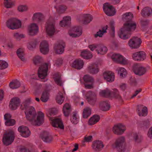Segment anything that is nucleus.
<instances>
[{
  "label": "nucleus",
  "instance_id": "nucleus-25",
  "mask_svg": "<svg viewBox=\"0 0 152 152\" xmlns=\"http://www.w3.org/2000/svg\"><path fill=\"white\" fill-rule=\"evenodd\" d=\"M104 147L102 142L101 141L96 140L94 142L92 145L93 148L95 151H99Z\"/></svg>",
  "mask_w": 152,
  "mask_h": 152
},
{
  "label": "nucleus",
  "instance_id": "nucleus-47",
  "mask_svg": "<svg viewBox=\"0 0 152 152\" xmlns=\"http://www.w3.org/2000/svg\"><path fill=\"white\" fill-rule=\"evenodd\" d=\"M37 41L36 39H34L29 42L27 45L28 48L30 50L35 48L37 45Z\"/></svg>",
  "mask_w": 152,
  "mask_h": 152
},
{
  "label": "nucleus",
  "instance_id": "nucleus-49",
  "mask_svg": "<svg viewBox=\"0 0 152 152\" xmlns=\"http://www.w3.org/2000/svg\"><path fill=\"white\" fill-rule=\"evenodd\" d=\"M67 8L65 5H60L56 8L57 12L59 14H62L64 12Z\"/></svg>",
  "mask_w": 152,
  "mask_h": 152
},
{
  "label": "nucleus",
  "instance_id": "nucleus-63",
  "mask_svg": "<svg viewBox=\"0 0 152 152\" xmlns=\"http://www.w3.org/2000/svg\"><path fill=\"white\" fill-rule=\"evenodd\" d=\"M98 45H92L88 46V47L91 51H93L95 49H96V51L97 47Z\"/></svg>",
  "mask_w": 152,
  "mask_h": 152
},
{
  "label": "nucleus",
  "instance_id": "nucleus-23",
  "mask_svg": "<svg viewBox=\"0 0 152 152\" xmlns=\"http://www.w3.org/2000/svg\"><path fill=\"white\" fill-rule=\"evenodd\" d=\"M104 78L107 81L112 82L115 79V75L114 73L111 71H107L104 72L103 74Z\"/></svg>",
  "mask_w": 152,
  "mask_h": 152
},
{
  "label": "nucleus",
  "instance_id": "nucleus-18",
  "mask_svg": "<svg viewBox=\"0 0 152 152\" xmlns=\"http://www.w3.org/2000/svg\"><path fill=\"white\" fill-rule=\"evenodd\" d=\"M65 43L62 41L57 43L54 47L56 53L59 54H62L64 50Z\"/></svg>",
  "mask_w": 152,
  "mask_h": 152
},
{
  "label": "nucleus",
  "instance_id": "nucleus-29",
  "mask_svg": "<svg viewBox=\"0 0 152 152\" xmlns=\"http://www.w3.org/2000/svg\"><path fill=\"white\" fill-rule=\"evenodd\" d=\"M141 14L144 17H149L152 15V9L148 7H145L142 10Z\"/></svg>",
  "mask_w": 152,
  "mask_h": 152
},
{
  "label": "nucleus",
  "instance_id": "nucleus-34",
  "mask_svg": "<svg viewBox=\"0 0 152 152\" xmlns=\"http://www.w3.org/2000/svg\"><path fill=\"white\" fill-rule=\"evenodd\" d=\"M100 117L99 115H94L90 118L88 122L89 125H92L96 124L99 120Z\"/></svg>",
  "mask_w": 152,
  "mask_h": 152
},
{
  "label": "nucleus",
  "instance_id": "nucleus-6",
  "mask_svg": "<svg viewBox=\"0 0 152 152\" xmlns=\"http://www.w3.org/2000/svg\"><path fill=\"white\" fill-rule=\"evenodd\" d=\"M7 26L11 29H17L21 27L20 21L15 18L10 19L6 22Z\"/></svg>",
  "mask_w": 152,
  "mask_h": 152
},
{
  "label": "nucleus",
  "instance_id": "nucleus-61",
  "mask_svg": "<svg viewBox=\"0 0 152 152\" xmlns=\"http://www.w3.org/2000/svg\"><path fill=\"white\" fill-rule=\"evenodd\" d=\"M141 137V136L140 135H139L137 134H134V138L135 141L137 142L140 141Z\"/></svg>",
  "mask_w": 152,
  "mask_h": 152
},
{
  "label": "nucleus",
  "instance_id": "nucleus-14",
  "mask_svg": "<svg viewBox=\"0 0 152 152\" xmlns=\"http://www.w3.org/2000/svg\"><path fill=\"white\" fill-rule=\"evenodd\" d=\"M133 70L135 74L139 76H142L144 75L147 71L146 68L137 64L134 66Z\"/></svg>",
  "mask_w": 152,
  "mask_h": 152
},
{
  "label": "nucleus",
  "instance_id": "nucleus-54",
  "mask_svg": "<svg viewBox=\"0 0 152 152\" xmlns=\"http://www.w3.org/2000/svg\"><path fill=\"white\" fill-rule=\"evenodd\" d=\"M15 120L13 119H11L6 121L5 122V124L8 126H12L15 124Z\"/></svg>",
  "mask_w": 152,
  "mask_h": 152
},
{
  "label": "nucleus",
  "instance_id": "nucleus-39",
  "mask_svg": "<svg viewBox=\"0 0 152 152\" xmlns=\"http://www.w3.org/2000/svg\"><path fill=\"white\" fill-rule=\"evenodd\" d=\"M81 56L83 58L86 59H90L92 57V55L90 51L87 50L82 51L81 54Z\"/></svg>",
  "mask_w": 152,
  "mask_h": 152
},
{
  "label": "nucleus",
  "instance_id": "nucleus-53",
  "mask_svg": "<svg viewBox=\"0 0 152 152\" xmlns=\"http://www.w3.org/2000/svg\"><path fill=\"white\" fill-rule=\"evenodd\" d=\"M30 101L31 100L30 99L28 98L26 99L25 101L24 102L21 104L20 107V108L22 110L24 109V108L23 107V105L24 106V108H26L27 107L28 105L29 104Z\"/></svg>",
  "mask_w": 152,
  "mask_h": 152
},
{
  "label": "nucleus",
  "instance_id": "nucleus-9",
  "mask_svg": "<svg viewBox=\"0 0 152 152\" xmlns=\"http://www.w3.org/2000/svg\"><path fill=\"white\" fill-rule=\"evenodd\" d=\"M111 58L114 61L121 64H126L129 63L127 59L119 54L114 53L112 56Z\"/></svg>",
  "mask_w": 152,
  "mask_h": 152
},
{
  "label": "nucleus",
  "instance_id": "nucleus-40",
  "mask_svg": "<svg viewBox=\"0 0 152 152\" xmlns=\"http://www.w3.org/2000/svg\"><path fill=\"white\" fill-rule=\"evenodd\" d=\"M79 117L77 115V113L76 112L73 113L72 115L71 118L70 120L71 122L75 124H77L79 121Z\"/></svg>",
  "mask_w": 152,
  "mask_h": 152
},
{
  "label": "nucleus",
  "instance_id": "nucleus-52",
  "mask_svg": "<svg viewBox=\"0 0 152 152\" xmlns=\"http://www.w3.org/2000/svg\"><path fill=\"white\" fill-rule=\"evenodd\" d=\"M42 60V58L40 56H35L33 59L34 63L35 64H39Z\"/></svg>",
  "mask_w": 152,
  "mask_h": 152
},
{
  "label": "nucleus",
  "instance_id": "nucleus-28",
  "mask_svg": "<svg viewBox=\"0 0 152 152\" xmlns=\"http://www.w3.org/2000/svg\"><path fill=\"white\" fill-rule=\"evenodd\" d=\"M108 50L107 47L103 45H98L96 52L98 54L103 55L106 54Z\"/></svg>",
  "mask_w": 152,
  "mask_h": 152
},
{
  "label": "nucleus",
  "instance_id": "nucleus-10",
  "mask_svg": "<svg viewBox=\"0 0 152 152\" xmlns=\"http://www.w3.org/2000/svg\"><path fill=\"white\" fill-rule=\"evenodd\" d=\"M104 11L105 13L109 16L113 15L115 13L113 6L110 5L108 3L104 4L103 6Z\"/></svg>",
  "mask_w": 152,
  "mask_h": 152
},
{
  "label": "nucleus",
  "instance_id": "nucleus-32",
  "mask_svg": "<svg viewBox=\"0 0 152 152\" xmlns=\"http://www.w3.org/2000/svg\"><path fill=\"white\" fill-rule=\"evenodd\" d=\"M63 110L64 115L68 116L72 111L70 105L68 103H66L63 106Z\"/></svg>",
  "mask_w": 152,
  "mask_h": 152
},
{
  "label": "nucleus",
  "instance_id": "nucleus-55",
  "mask_svg": "<svg viewBox=\"0 0 152 152\" xmlns=\"http://www.w3.org/2000/svg\"><path fill=\"white\" fill-rule=\"evenodd\" d=\"M14 36L15 38L18 40H20L21 39L25 37L23 34H20L18 33L14 34Z\"/></svg>",
  "mask_w": 152,
  "mask_h": 152
},
{
  "label": "nucleus",
  "instance_id": "nucleus-57",
  "mask_svg": "<svg viewBox=\"0 0 152 152\" xmlns=\"http://www.w3.org/2000/svg\"><path fill=\"white\" fill-rule=\"evenodd\" d=\"M28 7L25 5H21L18 7V10L20 12H23L26 11L28 10Z\"/></svg>",
  "mask_w": 152,
  "mask_h": 152
},
{
  "label": "nucleus",
  "instance_id": "nucleus-50",
  "mask_svg": "<svg viewBox=\"0 0 152 152\" xmlns=\"http://www.w3.org/2000/svg\"><path fill=\"white\" fill-rule=\"evenodd\" d=\"M48 93L47 91H45L43 93L40 98V100L43 102H46L48 99Z\"/></svg>",
  "mask_w": 152,
  "mask_h": 152
},
{
  "label": "nucleus",
  "instance_id": "nucleus-58",
  "mask_svg": "<svg viewBox=\"0 0 152 152\" xmlns=\"http://www.w3.org/2000/svg\"><path fill=\"white\" fill-rule=\"evenodd\" d=\"M62 60L61 58H59L56 59L55 61V65L57 66H60L62 64Z\"/></svg>",
  "mask_w": 152,
  "mask_h": 152
},
{
  "label": "nucleus",
  "instance_id": "nucleus-42",
  "mask_svg": "<svg viewBox=\"0 0 152 152\" xmlns=\"http://www.w3.org/2000/svg\"><path fill=\"white\" fill-rule=\"evenodd\" d=\"M91 114V109L88 107L84 109L83 113V117L85 118H88Z\"/></svg>",
  "mask_w": 152,
  "mask_h": 152
},
{
  "label": "nucleus",
  "instance_id": "nucleus-11",
  "mask_svg": "<svg viewBox=\"0 0 152 152\" xmlns=\"http://www.w3.org/2000/svg\"><path fill=\"white\" fill-rule=\"evenodd\" d=\"M141 42L140 38L134 37L129 40L128 44L131 48H137L140 46Z\"/></svg>",
  "mask_w": 152,
  "mask_h": 152
},
{
  "label": "nucleus",
  "instance_id": "nucleus-43",
  "mask_svg": "<svg viewBox=\"0 0 152 152\" xmlns=\"http://www.w3.org/2000/svg\"><path fill=\"white\" fill-rule=\"evenodd\" d=\"M17 54L18 57L23 61L25 60L24 50L22 48H19L17 51Z\"/></svg>",
  "mask_w": 152,
  "mask_h": 152
},
{
  "label": "nucleus",
  "instance_id": "nucleus-38",
  "mask_svg": "<svg viewBox=\"0 0 152 152\" xmlns=\"http://www.w3.org/2000/svg\"><path fill=\"white\" fill-rule=\"evenodd\" d=\"M118 74L121 77L124 78L127 75V73L126 69L122 67H119L117 69Z\"/></svg>",
  "mask_w": 152,
  "mask_h": 152
},
{
  "label": "nucleus",
  "instance_id": "nucleus-51",
  "mask_svg": "<svg viewBox=\"0 0 152 152\" xmlns=\"http://www.w3.org/2000/svg\"><path fill=\"white\" fill-rule=\"evenodd\" d=\"M8 66L7 63L5 61L0 60V69H3L6 68Z\"/></svg>",
  "mask_w": 152,
  "mask_h": 152
},
{
  "label": "nucleus",
  "instance_id": "nucleus-45",
  "mask_svg": "<svg viewBox=\"0 0 152 152\" xmlns=\"http://www.w3.org/2000/svg\"><path fill=\"white\" fill-rule=\"evenodd\" d=\"M54 79L55 83L58 85L60 86L63 85V82L61 79V76L58 74L57 76L54 77Z\"/></svg>",
  "mask_w": 152,
  "mask_h": 152
},
{
  "label": "nucleus",
  "instance_id": "nucleus-56",
  "mask_svg": "<svg viewBox=\"0 0 152 152\" xmlns=\"http://www.w3.org/2000/svg\"><path fill=\"white\" fill-rule=\"evenodd\" d=\"M17 152H31V151L27 148L23 146L20 147L18 149Z\"/></svg>",
  "mask_w": 152,
  "mask_h": 152
},
{
  "label": "nucleus",
  "instance_id": "nucleus-37",
  "mask_svg": "<svg viewBox=\"0 0 152 152\" xmlns=\"http://www.w3.org/2000/svg\"><path fill=\"white\" fill-rule=\"evenodd\" d=\"M108 28V26L107 25L102 27V29H99V31L97 32L94 35V37H102L103 34L107 32L106 30Z\"/></svg>",
  "mask_w": 152,
  "mask_h": 152
},
{
  "label": "nucleus",
  "instance_id": "nucleus-5",
  "mask_svg": "<svg viewBox=\"0 0 152 152\" xmlns=\"http://www.w3.org/2000/svg\"><path fill=\"white\" fill-rule=\"evenodd\" d=\"M115 148L119 152H128V150L125 142V138L121 136L118 138L114 143Z\"/></svg>",
  "mask_w": 152,
  "mask_h": 152
},
{
  "label": "nucleus",
  "instance_id": "nucleus-3",
  "mask_svg": "<svg viewBox=\"0 0 152 152\" xmlns=\"http://www.w3.org/2000/svg\"><path fill=\"white\" fill-rule=\"evenodd\" d=\"M99 94L102 97H113L121 101H122V97L119 95L118 90L116 89H113L111 91L107 88L102 90L99 92Z\"/></svg>",
  "mask_w": 152,
  "mask_h": 152
},
{
  "label": "nucleus",
  "instance_id": "nucleus-46",
  "mask_svg": "<svg viewBox=\"0 0 152 152\" xmlns=\"http://www.w3.org/2000/svg\"><path fill=\"white\" fill-rule=\"evenodd\" d=\"M83 79L84 81L86 83H94V78L91 76L88 75H85L83 77Z\"/></svg>",
  "mask_w": 152,
  "mask_h": 152
},
{
  "label": "nucleus",
  "instance_id": "nucleus-8",
  "mask_svg": "<svg viewBox=\"0 0 152 152\" xmlns=\"http://www.w3.org/2000/svg\"><path fill=\"white\" fill-rule=\"evenodd\" d=\"M14 133L11 131L7 134L4 135L3 138V142L4 144L8 145L11 144L14 141Z\"/></svg>",
  "mask_w": 152,
  "mask_h": 152
},
{
  "label": "nucleus",
  "instance_id": "nucleus-30",
  "mask_svg": "<svg viewBox=\"0 0 152 152\" xmlns=\"http://www.w3.org/2000/svg\"><path fill=\"white\" fill-rule=\"evenodd\" d=\"M84 65L83 61L81 59H77L75 60L72 64V67L76 69H82Z\"/></svg>",
  "mask_w": 152,
  "mask_h": 152
},
{
  "label": "nucleus",
  "instance_id": "nucleus-17",
  "mask_svg": "<svg viewBox=\"0 0 152 152\" xmlns=\"http://www.w3.org/2000/svg\"><path fill=\"white\" fill-rule=\"evenodd\" d=\"M18 130L21 133V135L25 137H28L31 134V132L28 128L24 126H19Z\"/></svg>",
  "mask_w": 152,
  "mask_h": 152
},
{
  "label": "nucleus",
  "instance_id": "nucleus-62",
  "mask_svg": "<svg viewBox=\"0 0 152 152\" xmlns=\"http://www.w3.org/2000/svg\"><path fill=\"white\" fill-rule=\"evenodd\" d=\"M93 84L94 83H90V84H84L85 88L86 89H91L93 88Z\"/></svg>",
  "mask_w": 152,
  "mask_h": 152
},
{
  "label": "nucleus",
  "instance_id": "nucleus-36",
  "mask_svg": "<svg viewBox=\"0 0 152 152\" xmlns=\"http://www.w3.org/2000/svg\"><path fill=\"white\" fill-rule=\"evenodd\" d=\"M83 20L82 23L84 24L89 23L93 19L92 16L90 14L84 15L83 16Z\"/></svg>",
  "mask_w": 152,
  "mask_h": 152
},
{
  "label": "nucleus",
  "instance_id": "nucleus-15",
  "mask_svg": "<svg viewBox=\"0 0 152 152\" xmlns=\"http://www.w3.org/2000/svg\"><path fill=\"white\" fill-rule=\"evenodd\" d=\"M125 130L124 126L120 124L115 125L113 128V132L117 135L122 134Z\"/></svg>",
  "mask_w": 152,
  "mask_h": 152
},
{
  "label": "nucleus",
  "instance_id": "nucleus-1",
  "mask_svg": "<svg viewBox=\"0 0 152 152\" xmlns=\"http://www.w3.org/2000/svg\"><path fill=\"white\" fill-rule=\"evenodd\" d=\"M133 18V15L130 12H127L123 15L122 19L126 22L118 33L121 38L124 39L129 38L130 34H128V32L134 31L136 28V23L132 20Z\"/></svg>",
  "mask_w": 152,
  "mask_h": 152
},
{
  "label": "nucleus",
  "instance_id": "nucleus-31",
  "mask_svg": "<svg viewBox=\"0 0 152 152\" xmlns=\"http://www.w3.org/2000/svg\"><path fill=\"white\" fill-rule=\"evenodd\" d=\"M41 137V139L44 142L47 143H50L53 140V137L52 136L46 133L42 134Z\"/></svg>",
  "mask_w": 152,
  "mask_h": 152
},
{
  "label": "nucleus",
  "instance_id": "nucleus-12",
  "mask_svg": "<svg viewBox=\"0 0 152 152\" xmlns=\"http://www.w3.org/2000/svg\"><path fill=\"white\" fill-rule=\"evenodd\" d=\"M86 99L88 103L92 105H94L96 101V96L95 94L89 91L86 94Z\"/></svg>",
  "mask_w": 152,
  "mask_h": 152
},
{
  "label": "nucleus",
  "instance_id": "nucleus-48",
  "mask_svg": "<svg viewBox=\"0 0 152 152\" xmlns=\"http://www.w3.org/2000/svg\"><path fill=\"white\" fill-rule=\"evenodd\" d=\"M4 4L5 7L10 8L14 5L13 0H4Z\"/></svg>",
  "mask_w": 152,
  "mask_h": 152
},
{
  "label": "nucleus",
  "instance_id": "nucleus-24",
  "mask_svg": "<svg viewBox=\"0 0 152 152\" xmlns=\"http://www.w3.org/2000/svg\"><path fill=\"white\" fill-rule=\"evenodd\" d=\"M88 72L92 74L97 73L99 72L98 66L97 64H94L90 65L88 67Z\"/></svg>",
  "mask_w": 152,
  "mask_h": 152
},
{
  "label": "nucleus",
  "instance_id": "nucleus-13",
  "mask_svg": "<svg viewBox=\"0 0 152 152\" xmlns=\"http://www.w3.org/2000/svg\"><path fill=\"white\" fill-rule=\"evenodd\" d=\"M132 57L133 59L135 61H143L145 59L146 55L144 52L140 51L133 53Z\"/></svg>",
  "mask_w": 152,
  "mask_h": 152
},
{
  "label": "nucleus",
  "instance_id": "nucleus-27",
  "mask_svg": "<svg viewBox=\"0 0 152 152\" xmlns=\"http://www.w3.org/2000/svg\"><path fill=\"white\" fill-rule=\"evenodd\" d=\"M137 113L140 116H145L148 114V110L147 107L142 105L138 106Z\"/></svg>",
  "mask_w": 152,
  "mask_h": 152
},
{
  "label": "nucleus",
  "instance_id": "nucleus-44",
  "mask_svg": "<svg viewBox=\"0 0 152 152\" xmlns=\"http://www.w3.org/2000/svg\"><path fill=\"white\" fill-rule=\"evenodd\" d=\"M64 97L63 96V94L58 93L56 98L57 102L59 104H61L64 102Z\"/></svg>",
  "mask_w": 152,
  "mask_h": 152
},
{
  "label": "nucleus",
  "instance_id": "nucleus-64",
  "mask_svg": "<svg viewBox=\"0 0 152 152\" xmlns=\"http://www.w3.org/2000/svg\"><path fill=\"white\" fill-rule=\"evenodd\" d=\"M147 135L149 138L152 139V126L149 129Z\"/></svg>",
  "mask_w": 152,
  "mask_h": 152
},
{
  "label": "nucleus",
  "instance_id": "nucleus-7",
  "mask_svg": "<svg viewBox=\"0 0 152 152\" xmlns=\"http://www.w3.org/2000/svg\"><path fill=\"white\" fill-rule=\"evenodd\" d=\"M49 63H46L40 66L38 70V75L39 78L44 79L47 75L48 66Z\"/></svg>",
  "mask_w": 152,
  "mask_h": 152
},
{
  "label": "nucleus",
  "instance_id": "nucleus-59",
  "mask_svg": "<svg viewBox=\"0 0 152 152\" xmlns=\"http://www.w3.org/2000/svg\"><path fill=\"white\" fill-rule=\"evenodd\" d=\"M114 22L113 21H110L109 25V27H110L112 30L113 33H114L115 31V27H114Z\"/></svg>",
  "mask_w": 152,
  "mask_h": 152
},
{
  "label": "nucleus",
  "instance_id": "nucleus-26",
  "mask_svg": "<svg viewBox=\"0 0 152 152\" xmlns=\"http://www.w3.org/2000/svg\"><path fill=\"white\" fill-rule=\"evenodd\" d=\"M74 33H71L70 31L69 32V36L73 37H76L80 36L82 34L81 30L80 28L76 27L72 29Z\"/></svg>",
  "mask_w": 152,
  "mask_h": 152
},
{
  "label": "nucleus",
  "instance_id": "nucleus-20",
  "mask_svg": "<svg viewBox=\"0 0 152 152\" xmlns=\"http://www.w3.org/2000/svg\"><path fill=\"white\" fill-rule=\"evenodd\" d=\"M28 30L30 35L31 36L35 35L39 31L38 25L35 23H31L28 27Z\"/></svg>",
  "mask_w": 152,
  "mask_h": 152
},
{
  "label": "nucleus",
  "instance_id": "nucleus-21",
  "mask_svg": "<svg viewBox=\"0 0 152 152\" xmlns=\"http://www.w3.org/2000/svg\"><path fill=\"white\" fill-rule=\"evenodd\" d=\"M51 121V124L53 126L63 129H64V126L61 119L55 118L52 119Z\"/></svg>",
  "mask_w": 152,
  "mask_h": 152
},
{
  "label": "nucleus",
  "instance_id": "nucleus-33",
  "mask_svg": "<svg viewBox=\"0 0 152 152\" xmlns=\"http://www.w3.org/2000/svg\"><path fill=\"white\" fill-rule=\"evenodd\" d=\"M100 107L102 111H107L109 110L110 105L107 101H102L99 104Z\"/></svg>",
  "mask_w": 152,
  "mask_h": 152
},
{
  "label": "nucleus",
  "instance_id": "nucleus-41",
  "mask_svg": "<svg viewBox=\"0 0 152 152\" xmlns=\"http://www.w3.org/2000/svg\"><path fill=\"white\" fill-rule=\"evenodd\" d=\"M10 87L12 89L17 88L20 86V82L17 80H15L11 82L9 84Z\"/></svg>",
  "mask_w": 152,
  "mask_h": 152
},
{
  "label": "nucleus",
  "instance_id": "nucleus-22",
  "mask_svg": "<svg viewBox=\"0 0 152 152\" xmlns=\"http://www.w3.org/2000/svg\"><path fill=\"white\" fill-rule=\"evenodd\" d=\"M20 99L18 98H14L11 100L9 106L12 109L15 110L20 105Z\"/></svg>",
  "mask_w": 152,
  "mask_h": 152
},
{
  "label": "nucleus",
  "instance_id": "nucleus-35",
  "mask_svg": "<svg viewBox=\"0 0 152 152\" xmlns=\"http://www.w3.org/2000/svg\"><path fill=\"white\" fill-rule=\"evenodd\" d=\"M71 21V18L69 16H66L63 18V20L60 21V25L61 27L65 26L69 24Z\"/></svg>",
  "mask_w": 152,
  "mask_h": 152
},
{
  "label": "nucleus",
  "instance_id": "nucleus-2",
  "mask_svg": "<svg viewBox=\"0 0 152 152\" xmlns=\"http://www.w3.org/2000/svg\"><path fill=\"white\" fill-rule=\"evenodd\" d=\"M25 113L26 119L32 124L39 126L44 121V114L41 111L38 112V115L36 118V112L35 108L32 106H29L26 109Z\"/></svg>",
  "mask_w": 152,
  "mask_h": 152
},
{
  "label": "nucleus",
  "instance_id": "nucleus-19",
  "mask_svg": "<svg viewBox=\"0 0 152 152\" xmlns=\"http://www.w3.org/2000/svg\"><path fill=\"white\" fill-rule=\"evenodd\" d=\"M40 50L43 54H47L49 51L48 43L45 40L42 41L40 45Z\"/></svg>",
  "mask_w": 152,
  "mask_h": 152
},
{
  "label": "nucleus",
  "instance_id": "nucleus-60",
  "mask_svg": "<svg viewBox=\"0 0 152 152\" xmlns=\"http://www.w3.org/2000/svg\"><path fill=\"white\" fill-rule=\"evenodd\" d=\"M85 142H91L92 140V137L91 136H86L84 138Z\"/></svg>",
  "mask_w": 152,
  "mask_h": 152
},
{
  "label": "nucleus",
  "instance_id": "nucleus-16",
  "mask_svg": "<svg viewBox=\"0 0 152 152\" xmlns=\"http://www.w3.org/2000/svg\"><path fill=\"white\" fill-rule=\"evenodd\" d=\"M32 19L33 21L34 22L39 23L44 20L45 16L41 12H36L33 14Z\"/></svg>",
  "mask_w": 152,
  "mask_h": 152
},
{
  "label": "nucleus",
  "instance_id": "nucleus-4",
  "mask_svg": "<svg viewBox=\"0 0 152 152\" xmlns=\"http://www.w3.org/2000/svg\"><path fill=\"white\" fill-rule=\"evenodd\" d=\"M45 28L47 34L50 37L53 36L56 32L55 20L50 18L46 22Z\"/></svg>",
  "mask_w": 152,
  "mask_h": 152
}]
</instances>
